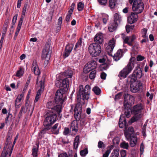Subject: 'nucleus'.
<instances>
[{
    "instance_id": "obj_1",
    "label": "nucleus",
    "mask_w": 157,
    "mask_h": 157,
    "mask_svg": "<svg viewBox=\"0 0 157 157\" xmlns=\"http://www.w3.org/2000/svg\"><path fill=\"white\" fill-rule=\"evenodd\" d=\"M69 83V81L67 78L57 81L56 82V86L60 89L57 91L54 100L56 104L59 105H55L54 102L52 101L47 102L46 104L47 108L51 109V111L57 112L58 115H59L61 112V107L59 105L62 104L66 99V96L64 93L68 90Z\"/></svg>"
},
{
    "instance_id": "obj_2",
    "label": "nucleus",
    "mask_w": 157,
    "mask_h": 157,
    "mask_svg": "<svg viewBox=\"0 0 157 157\" xmlns=\"http://www.w3.org/2000/svg\"><path fill=\"white\" fill-rule=\"evenodd\" d=\"M129 3L132 4L133 3L132 9L136 12H132L128 17V22L129 24H133L136 22L138 19L139 13H141L144 9V6L142 2V0H129Z\"/></svg>"
},
{
    "instance_id": "obj_3",
    "label": "nucleus",
    "mask_w": 157,
    "mask_h": 157,
    "mask_svg": "<svg viewBox=\"0 0 157 157\" xmlns=\"http://www.w3.org/2000/svg\"><path fill=\"white\" fill-rule=\"evenodd\" d=\"M124 115L126 117L128 118L130 117L131 108L134 103V98L131 95L125 94H124Z\"/></svg>"
},
{
    "instance_id": "obj_4",
    "label": "nucleus",
    "mask_w": 157,
    "mask_h": 157,
    "mask_svg": "<svg viewBox=\"0 0 157 157\" xmlns=\"http://www.w3.org/2000/svg\"><path fill=\"white\" fill-rule=\"evenodd\" d=\"M52 48L50 47V43L49 42L47 43L43 50L41 55L42 59L44 60V67H46L48 63L52 53Z\"/></svg>"
},
{
    "instance_id": "obj_5",
    "label": "nucleus",
    "mask_w": 157,
    "mask_h": 157,
    "mask_svg": "<svg viewBox=\"0 0 157 157\" xmlns=\"http://www.w3.org/2000/svg\"><path fill=\"white\" fill-rule=\"evenodd\" d=\"M57 112L49 111L46 114V117L43 122L44 126H50L56 121L57 118Z\"/></svg>"
},
{
    "instance_id": "obj_6",
    "label": "nucleus",
    "mask_w": 157,
    "mask_h": 157,
    "mask_svg": "<svg viewBox=\"0 0 157 157\" xmlns=\"http://www.w3.org/2000/svg\"><path fill=\"white\" fill-rule=\"evenodd\" d=\"M90 89L91 88L90 86L87 85L85 86L84 90L83 85H80L79 86V90L77 96L81 98L82 96V98L83 100L88 99L89 98Z\"/></svg>"
},
{
    "instance_id": "obj_7",
    "label": "nucleus",
    "mask_w": 157,
    "mask_h": 157,
    "mask_svg": "<svg viewBox=\"0 0 157 157\" xmlns=\"http://www.w3.org/2000/svg\"><path fill=\"white\" fill-rule=\"evenodd\" d=\"M88 49L89 53L93 57H95L98 56L101 52V46L96 43L90 44Z\"/></svg>"
},
{
    "instance_id": "obj_8",
    "label": "nucleus",
    "mask_w": 157,
    "mask_h": 157,
    "mask_svg": "<svg viewBox=\"0 0 157 157\" xmlns=\"http://www.w3.org/2000/svg\"><path fill=\"white\" fill-rule=\"evenodd\" d=\"M134 67L133 63L131 61V59L130 62L120 72L118 75V76L121 78H125L127 75L131 71Z\"/></svg>"
},
{
    "instance_id": "obj_9",
    "label": "nucleus",
    "mask_w": 157,
    "mask_h": 157,
    "mask_svg": "<svg viewBox=\"0 0 157 157\" xmlns=\"http://www.w3.org/2000/svg\"><path fill=\"white\" fill-rule=\"evenodd\" d=\"M81 98L77 96V101L78 103L76 104L74 111V117L75 120L79 121L81 117L82 111V106L81 103Z\"/></svg>"
},
{
    "instance_id": "obj_10",
    "label": "nucleus",
    "mask_w": 157,
    "mask_h": 157,
    "mask_svg": "<svg viewBox=\"0 0 157 157\" xmlns=\"http://www.w3.org/2000/svg\"><path fill=\"white\" fill-rule=\"evenodd\" d=\"M122 20L121 17L118 13L114 14V21L112 25H110L108 27L109 31L113 32L115 30Z\"/></svg>"
},
{
    "instance_id": "obj_11",
    "label": "nucleus",
    "mask_w": 157,
    "mask_h": 157,
    "mask_svg": "<svg viewBox=\"0 0 157 157\" xmlns=\"http://www.w3.org/2000/svg\"><path fill=\"white\" fill-rule=\"evenodd\" d=\"M142 76V72L141 68L137 67L132 75L130 82H135L138 79L141 78Z\"/></svg>"
},
{
    "instance_id": "obj_12",
    "label": "nucleus",
    "mask_w": 157,
    "mask_h": 157,
    "mask_svg": "<svg viewBox=\"0 0 157 157\" xmlns=\"http://www.w3.org/2000/svg\"><path fill=\"white\" fill-rule=\"evenodd\" d=\"M33 107L31 105H29L26 102L25 103V107L23 106H21L18 114V117L20 118L21 117L23 112L24 113L28 112V113L29 114L30 112L31 111L30 114L31 115L33 111Z\"/></svg>"
},
{
    "instance_id": "obj_13",
    "label": "nucleus",
    "mask_w": 157,
    "mask_h": 157,
    "mask_svg": "<svg viewBox=\"0 0 157 157\" xmlns=\"http://www.w3.org/2000/svg\"><path fill=\"white\" fill-rule=\"evenodd\" d=\"M142 88V84L140 81L137 80L135 83L131 82L130 85V90L131 91L135 93L140 91Z\"/></svg>"
},
{
    "instance_id": "obj_14",
    "label": "nucleus",
    "mask_w": 157,
    "mask_h": 157,
    "mask_svg": "<svg viewBox=\"0 0 157 157\" xmlns=\"http://www.w3.org/2000/svg\"><path fill=\"white\" fill-rule=\"evenodd\" d=\"M128 127L125 128L124 134L126 139L128 140L130 138L132 137L134 135V129L132 127H130L127 129Z\"/></svg>"
},
{
    "instance_id": "obj_15",
    "label": "nucleus",
    "mask_w": 157,
    "mask_h": 157,
    "mask_svg": "<svg viewBox=\"0 0 157 157\" xmlns=\"http://www.w3.org/2000/svg\"><path fill=\"white\" fill-rule=\"evenodd\" d=\"M136 39V36L134 35L131 36H126L124 38H123L124 43L127 44L128 45L132 46L133 48H134L135 46V45L133 46L132 43Z\"/></svg>"
},
{
    "instance_id": "obj_16",
    "label": "nucleus",
    "mask_w": 157,
    "mask_h": 157,
    "mask_svg": "<svg viewBox=\"0 0 157 157\" xmlns=\"http://www.w3.org/2000/svg\"><path fill=\"white\" fill-rule=\"evenodd\" d=\"M142 109V105L141 104H137L133 106L132 109H131L130 117L131 113L132 114L141 113V110Z\"/></svg>"
},
{
    "instance_id": "obj_17",
    "label": "nucleus",
    "mask_w": 157,
    "mask_h": 157,
    "mask_svg": "<svg viewBox=\"0 0 157 157\" xmlns=\"http://www.w3.org/2000/svg\"><path fill=\"white\" fill-rule=\"evenodd\" d=\"M115 46V41L113 39L110 40L108 45L106 47V50L108 53L111 55V53L112 52Z\"/></svg>"
},
{
    "instance_id": "obj_18",
    "label": "nucleus",
    "mask_w": 157,
    "mask_h": 157,
    "mask_svg": "<svg viewBox=\"0 0 157 157\" xmlns=\"http://www.w3.org/2000/svg\"><path fill=\"white\" fill-rule=\"evenodd\" d=\"M32 70L36 75H39L40 74V71L37 64V62L36 60H33L32 64Z\"/></svg>"
},
{
    "instance_id": "obj_19",
    "label": "nucleus",
    "mask_w": 157,
    "mask_h": 157,
    "mask_svg": "<svg viewBox=\"0 0 157 157\" xmlns=\"http://www.w3.org/2000/svg\"><path fill=\"white\" fill-rule=\"evenodd\" d=\"M44 126L45 127L43 129L41 130L39 133L38 138L39 139H41L43 137L45 134L50 129V126Z\"/></svg>"
},
{
    "instance_id": "obj_20",
    "label": "nucleus",
    "mask_w": 157,
    "mask_h": 157,
    "mask_svg": "<svg viewBox=\"0 0 157 157\" xmlns=\"http://www.w3.org/2000/svg\"><path fill=\"white\" fill-rule=\"evenodd\" d=\"M103 40V36L101 33H98L95 36L94 40L95 43L101 44Z\"/></svg>"
},
{
    "instance_id": "obj_21",
    "label": "nucleus",
    "mask_w": 157,
    "mask_h": 157,
    "mask_svg": "<svg viewBox=\"0 0 157 157\" xmlns=\"http://www.w3.org/2000/svg\"><path fill=\"white\" fill-rule=\"evenodd\" d=\"M123 52L121 49L118 50L117 53L115 54L113 56V59L116 61H118L123 55Z\"/></svg>"
},
{
    "instance_id": "obj_22",
    "label": "nucleus",
    "mask_w": 157,
    "mask_h": 157,
    "mask_svg": "<svg viewBox=\"0 0 157 157\" xmlns=\"http://www.w3.org/2000/svg\"><path fill=\"white\" fill-rule=\"evenodd\" d=\"M119 127L120 128H122L124 127H127L126 126L127 121L124 118V116L121 115L119 121Z\"/></svg>"
},
{
    "instance_id": "obj_23",
    "label": "nucleus",
    "mask_w": 157,
    "mask_h": 157,
    "mask_svg": "<svg viewBox=\"0 0 157 157\" xmlns=\"http://www.w3.org/2000/svg\"><path fill=\"white\" fill-rule=\"evenodd\" d=\"M134 115L132 117L131 121L132 123L140 121L142 117L141 113L133 114Z\"/></svg>"
},
{
    "instance_id": "obj_24",
    "label": "nucleus",
    "mask_w": 157,
    "mask_h": 157,
    "mask_svg": "<svg viewBox=\"0 0 157 157\" xmlns=\"http://www.w3.org/2000/svg\"><path fill=\"white\" fill-rule=\"evenodd\" d=\"M79 121L74 120L72 122L71 124V129H72V131H74L75 132L78 131V121Z\"/></svg>"
},
{
    "instance_id": "obj_25",
    "label": "nucleus",
    "mask_w": 157,
    "mask_h": 157,
    "mask_svg": "<svg viewBox=\"0 0 157 157\" xmlns=\"http://www.w3.org/2000/svg\"><path fill=\"white\" fill-rule=\"evenodd\" d=\"M88 68H90L92 70L95 69L97 66L96 62L94 60H92L90 62H89L86 64Z\"/></svg>"
},
{
    "instance_id": "obj_26",
    "label": "nucleus",
    "mask_w": 157,
    "mask_h": 157,
    "mask_svg": "<svg viewBox=\"0 0 157 157\" xmlns=\"http://www.w3.org/2000/svg\"><path fill=\"white\" fill-rule=\"evenodd\" d=\"M58 124H55L52 128L51 127V130L52 133L55 134H58L59 133V128H58Z\"/></svg>"
},
{
    "instance_id": "obj_27",
    "label": "nucleus",
    "mask_w": 157,
    "mask_h": 157,
    "mask_svg": "<svg viewBox=\"0 0 157 157\" xmlns=\"http://www.w3.org/2000/svg\"><path fill=\"white\" fill-rule=\"evenodd\" d=\"M129 139L130 140V146L132 147H134L136 145L137 141V139L136 136H134L130 138Z\"/></svg>"
},
{
    "instance_id": "obj_28",
    "label": "nucleus",
    "mask_w": 157,
    "mask_h": 157,
    "mask_svg": "<svg viewBox=\"0 0 157 157\" xmlns=\"http://www.w3.org/2000/svg\"><path fill=\"white\" fill-rule=\"evenodd\" d=\"M73 74V72L70 69H68L63 72V75L67 78H71L72 77Z\"/></svg>"
},
{
    "instance_id": "obj_29",
    "label": "nucleus",
    "mask_w": 157,
    "mask_h": 157,
    "mask_svg": "<svg viewBox=\"0 0 157 157\" xmlns=\"http://www.w3.org/2000/svg\"><path fill=\"white\" fill-rule=\"evenodd\" d=\"M79 136H77L75 138L74 142V146L75 149H76L78 147V146L79 143Z\"/></svg>"
},
{
    "instance_id": "obj_30",
    "label": "nucleus",
    "mask_w": 157,
    "mask_h": 157,
    "mask_svg": "<svg viewBox=\"0 0 157 157\" xmlns=\"http://www.w3.org/2000/svg\"><path fill=\"white\" fill-rule=\"evenodd\" d=\"M119 153V149L116 148L113 150L111 154L110 157H118Z\"/></svg>"
},
{
    "instance_id": "obj_31",
    "label": "nucleus",
    "mask_w": 157,
    "mask_h": 157,
    "mask_svg": "<svg viewBox=\"0 0 157 157\" xmlns=\"http://www.w3.org/2000/svg\"><path fill=\"white\" fill-rule=\"evenodd\" d=\"M113 146L111 145L109 147L104 154L103 155L102 157H108L111 150L113 148Z\"/></svg>"
},
{
    "instance_id": "obj_32",
    "label": "nucleus",
    "mask_w": 157,
    "mask_h": 157,
    "mask_svg": "<svg viewBox=\"0 0 157 157\" xmlns=\"http://www.w3.org/2000/svg\"><path fill=\"white\" fill-rule=\"evenodd\" d=\"M38 147L37 148L34 147L32 149V155L33 157H37V152Z\"/></svg>"
},
{
    "instance_id": "obj_33",
    "label": "nucleus",
    "mask_w": 157,
    "mask_h": 157,
    "mask_svg": "<svg viewBox=\"0 0 157 157\" xmlns=\"http://www.w3.org/2000/svg\"><path fill=\"white\" fill-rule=\"evenodd\" d=\"M92 90L97 95H99L101 93V90L98 86H95L92 89Z\"/></svg>"
},
{
    "instance_id": "obj_34",
    "label": "nucleus",
    "mask_w": 157,
    "mask_h": 157,
    "mask_svg": "<svg viewBox=\"0 0 157 157\" xmlns=\"http://www.w3.org/2000/svg\"><path fill=\"white\" fill-rule=\"evenodd\" d=\"M116 0H109V6L111 8H114L116 5Z\"/></svg>"
},
{
    "instance_id": "obj_35",
    "label": "nucleus",
    "mask_w": 157,
    "mask_h": 157,
    "mask_svg": "<svg viewBox=\"0 0 157 157\" xmlns=\"http://www.w3.org/2000/svg\"><path fill=\"white\" fill-rule=\"evenodd\" d=\"M120 146L121 148L128 149L129 147L128 144L124 141L122 142L120 144Z\"/></svg>"
},
{
    "instance_id": "obj_36",
    "label": "nucleus",
    "mask_w": 157,
    "mask_h": 157,
    "mask_svg": "<svg viewBox=\"0 0 157 157\" xmlns=\"http://www.w3.org/2000/svg\"><path fill=\"white\" fill-rule=\"evenodd\" d=\"M23 96V95L21 94L19 95H18L16 98L15 101V104H20V102L22 99V98Z\"/></svg>"
},
{
    "instance_id": "obj_37",
    "label": "nucleus",
    "mask_w": 157,
    "mask_h": 157,
    "mask_svg": "<svg viewBox=\"0 0 157 157\" xmlns=\"http://www.w3.org/2000/svg\"><path fill=\"white\" fill-rule=\"evenodd\" d=\"M41 94V90H38L36 94V97L35 98L34 100L35 102H37L38 101V100L39 99L40 97Z\"/></svg>"
},
{
    "instance_id": "obj_38",
    "label": "nucleus",
    "mask_w": 157,
    "mask_h": 157,
    "mask_svg": "<svg viewBox=\"0 0 157 157\" xmlns=\"http://www.w3.org/2000/svg\"><path fill=\"white\" fill-rule=\"evenodd\" d=\"M96 72V71L95 70H94L90 73L89 77L91 79H93L95 77Z\"/></svg>"
},
{
    "instance_id": "obj_39",
    "label": "nucleus",
    "mask_w": 157,
    "mask_h": 157,
    "mask_svg": "<svg viewBox=\"0 0 157 157\" xmlns=\"http://www.w3.org/2000/svg\"><path fill=\"white\" fill-rule=\"evenodd\" d=\"M73 46L74 45L72 44H67L66 46L65 50L71 52L72 50Z\"/></svg>"
},
{
    "instance_id": "obj_40",
    "label": "nucleus",
    "mask_w": 157,
    "mask_h": 157,
    "mask_svg": "<svg viewBox=\"0 0 157 157\" xmlns=\"http://www.w3.org/2000/svg\"><path fill=\"white\" fill-rule=\"evenodd\" d=\"M84 4L82 2H79L78 4L77 9L78 11H81L84 8Z\"/></svg>"
},
{
    "instance_id": "obj_41",
    "label": "nucleus",
    "mask_w": 157,
    "mask_h": 157,
    "mask_svg": "<svg viewBox=\"0 0 157 157\" xmlns=\"http://www.w3.org/2000/svg\"><path fill=\"white\" fill-rule=\"evenodd\" d=\"M23 73V71L21 68H20V69L17 71L16 76L17 77H20L22 76Z\"/></svg>"
},
{
    "instance_id": "obj_42",
    "label": "nucleus",
    "mask_w": 157,
    "mask_h": 157,
    "mask_svg": "<svg viewBox=\"0 0 157 157\" xmlns=\"http://www.w3.org/2000/svg\"><path fill=\"white\" fill-rule=\"evenodd\" d=\"M134 25L130 26L128 25H127L125 26L126 31L127 33H128L130 31V30H132L134 28Z\"/></svg>"
},
{
    "instance_id": "obj_43",
    "label": "nucleus",
    "mask_w": 157,
    "mask_h": 157,
    "mask_svg": "<svg viewBox=\"0 0 157 157\" xmlns=\"http://www.w3.org/2000/svg\"><path fill=\"white\" fill-rule=\"evenodd\" d=\"M80 121V126L82 127L83 126L85 125V119L84 118H81V117L80 118L79 120Z\"/></svg>"
},
{
    "instance_id": "obj_44",
    "label": "nucleus",
    "mask_w": 157,
    "mask_h": 157,
    "mask_svg": "<svg viewBox=\"0 0 157 157\" xmlns=\"http://www.w3.org/2000/svg\"><path fill=\"white\" fill-rule=\"evenodd\" d=\"M88 153V150L87 148H86L83 150H82L80 151V154L81 156H85Z\"/></svg>"
},
{
    "instance_id": "obj_45",
    "label": "nucleus",
    "mask_w": 157,
    "mask_h": 157,
    "mask_svg": "<svg viewBox=\"0 0 157 157\" xmlns=\"http://www.w3.org/2000/svg\"><path fill=\"white\" fill-rule=\"evenodd\" d=\"M147 31V30L145 28L142 29V36L144 38H147V36L146 35Z\"/></svg>"
},
{
    "instance_id": "obj_46",
    "label": "nucleus",
    "mask_w": 157,
    "mask_h": 157,
    "mask_svg": "<svg viewBox=\"0 0 157 157\" xmlns=\"http://www.w3.org/2000/svg\"><path fill=\"white\" fill-rule=\"evenodd\" d=\"M87 65L86 64L85 65V67L83 68V72L85 73H87L89 72L90 71L92 70L90 68H88Z\"/></svg>"
},
{
    "instance_id": "obj_47",
    "label": "nucleus",
    "mask_w": 157,
    "mask_h": 157,
    "mask_svg": "<svg viewBox=\"0 0 157 157\" xmlns=\"http://www.w3.org/2000/svg\"><path fill=\"white\" fill-rule=\"evenodd\" d=\"M7 28V27H6V25H3V28L2 33V37H5V34L6 32Z\"/></svg>"
},
{
    "instance_id": "obj_48",
    "label": "nucleus",
    "mask_w": 157,
    "mask_h": 157,
    "mask_svg": "<svg viewBox=\"0 0 157 157\" xmlns=\"http://www.w3.org/2000/svg\"><path fill=\"white\" fill-rule=\"evenodd\" d=\"M98 1L100 5L105 6L107 4V0H98Z\"/></svg>"
},
{
    "instance_id": "obj_49",
    "label": "nucleus",
    "mask_w": 157,
    "mask_h": 157,
    "mask_svg": "<svg viewBox=\"0 0 157 157\" xmlns=\"http://www.w3.org/2000/svg\"><path fill=\"white\" fill-rule=\"evenodd\" d=\"M82 43V41L81 39H80L78 41V42L76 43L74 48V50H75L76 48L78 47H80L81 45V44Z\"/></svg>"
},
{
    "instance_id": "obj_50",
    "label": "nucleus",
    "mask_w": 157,
    "mask_h": 157,
    "mask_svg": "<svg viewBox=\"0 0 157 157\" xmlns=\"http://www.w3.org/2000/svg\"><path fill=\"white\" fill-rule=\"evenodd\" d=\"M98 146L99 148H100L102 147L105 148V146L103 142L100 141L98 142Z\"/></svg>"
},
{
    "instance_id": "obj_51",
    "label": "nucleus",
    "mask_w": 157,
    "mask_h": 157,
    "mask_svg": "<svg viewBox=\"0 0 157 157\" xmlns=\"http://www.w3.org/2000/svg\"><path fill=\"white\" fill-rule=\"evenodd\" d=\"M39 83L40 89L39 90H41V91L42 90H43L44 89V81H43L42 80L40 81Z\"/></svg>"
},
{
    "instance_id": "obj_52",
    "label": "nucleus",
    "mask_w": 157,
    "mask_h": 157,
    "mask_svg": "<svg viewBox=\"0 0 157 157\" xmlns=\"http://www.w3.org/2000/svg\"><path fill=\"white\" fill-rule=\"evenodd\" d=\"M122 93L120 92L116 94L115 98V100L116 101L117 100L120 99L122 96Z\"/></svg>"
},
{
    "instance_id": "obj_53",
    "label": "nucleus",
    "mask_w": 157,
    "mask_h": 157,
    "mask_svg": "<svg viewBox=\"0 0 157 157\" xmlns=\"http://www.w3.org/2000/svg\"><path fill=\"white\" fill-rule=\"evenodd\" d=\"M126 151L125 150H123L120 151V154L121 157H125L126 155Z\"/></svg>"
},
{
    "instance_id": "obj_54",
    "label": "nucleus",
    "mask_w": 157,
    "mask_h": 157,
    "mask_svg": "<svg viewBox=\"0 0 157 157\" xmlns=\"http://www.w3.org/2000/svg\"><path fill=\"white\" fill-rule=\"evenodd\" d=\"M17 14H16L13 17V20H12V24L13 25H14L16 21V20L17 19Z\"/></svg>"
},
{
    "instance_id": "obj_55",
    "label": "nucleus",
    "mask_w": 157,
    "mask_h": 157,
    "mask_svg": "<svg viewBox=\"0 0 157 157\" xmlns=\"http://www.w3.org/2000/svg\"><path fill=\"white\" fill-rule=\"evenodd\" d=\"M144 59V56L141 55L138 56L137 58L136 59L138 61H141L143 60Z\"/></svg>"
},
{
    "instance_id": "obj_56",
    "label": "nucleus",
    "mask_w": 157,
    "mask_h": 157,
    "mask_svg": "<svg viewBox=\"0 0 157 157\" xmlns=\"http://www.w3.org/2000/svg\"><path fill=\"white\" fill-rule=\"evenodd\" d=\"M71 52H70L69 51H67L65 50L64 53L63 54L64 56L65 57H68L70 54Z\"/></svg>"
},
{
    "instance_id": "obj_57",
    "label": "nucleus",
    "mask_w": 157,
    "mask_h": 157,
    "mask_svg": "<svg viewBox=\"0 0 157 157\" xmlns=\"http://www.w3.org/2000/svg\"><path fill=\"white\" fill-rule=\"evenodd\" d=\"M69 132L70 130L69 128H64L63 133L64 135H67L69 133Z\"/></svg>"
},
{
    "instance_id": "obj_58",
    "label": "nucleus",
    "mask_w": 157,
    "mask_h": 157,
    "mask_svg": "<svg viewBox=\"0 0 157 157\" xmlns=\"http://www.w3.org/2000/svg\"><path fill=\"white\" fill-rule=\"evenodd\" d=\"M23 21V19H20L19 21L17 28L20 29Z\"/></svg>"
},
{
    "instance_id": "obj_59",
    "label": "nucleus",
    "mask_w": 157,
    "mask_h": 157,
    "mask_svg": "<svg viewBox=\"0 0 157 157\" xmlns=\"http://www.w3.org/2000/svg\"><path fill=\"white\" fill-rule=\"evenodd\" d=\"M8 154V152L7 151L5 152L3 151L1 154L0 157H6Z\"/></svg>"
},
{
    "instance_id": "obj_60",
    "label": "nucleus",
    "mask_w": 157,
    "mask_h": 157,
    "mask_svg": "<svg viewBox=\"0 0 157 157\" xmlns=\"http://www.w3.org/2000/svg\"><path fill=\"white\" fill-rule=\"evenodd\" d=\"M106 76V74L104 72H102L101 75V78L103 79H105Z\"/></svg>"
},
{
    "instance_id": "obj_61",
    "label": "nucleus",
    "mask_w": 157,
    "mask_h": 157,
    "mask_svg": "<svg viewBox=\"0 0 157 157\" xmlns=\"http://www.w3.org/2000/svg\"><path fill=\"white\" fill-rule=\"evenodd\" d=\"M144 146L143 143L142 142L141 143L140 145V151H141L142 152H143L144 151Z\"/></svg>"
},
{
    "instance_id": "obj_62",
    "label": "nucleus",
    "mask_w": 157,
    "mask_h": 157,
    "mask_svg": "<svg viewBox=\"0 0 157 157\" xmlns=\"http://www.w3.org/2000/svg\"><path fill=\"white\" fill-rule=\"evenodd\" d=\"M58 157H68L67 154L66 153L61 154L59 155Z\"/></svg>"
},
{
    "instance_id": "obj_63",
    "label": "nucleus",
    "mask_w": 157,
    "mask_h": 157,
    "mask_svg": "<svg viewBox=\"0 0 157 157\" xmlns=\"http://www.w3.org/2000/svg\"><path fill=\"white\" fill-rule=\"evenodd\" d=\"M108 19V16L106 15L105 17L103 18V21L104 24H105Z\"/></svg>"
},
{
    "instance_id": "obj_64",
    "label": "nucleus",
    "mask_w": 157,
    "mask_h": 157,
    "mask_svg": "<svg viewBox=\"0 0 157 157\" xmlns=\"http://www.w3.org/2000/svg\"><path fill=\"white\" fill-rule=\"evenodd\" d=\"M109 67V65L107 63L104 64L102 66V68L104 70H106Z\"/></svg>"
}]
</instances>
